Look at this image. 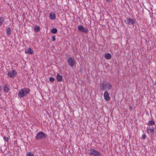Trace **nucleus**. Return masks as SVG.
I'll return each instance as SVG.
<instances>
[{
    "mask_svg": "<svg viewBox=\"0 0 156 156\" xmlns=\"http://www.w3.org/2000/svg\"><path fill=\"white\" fill-rule=\"evenodd\" d=\"M30 90L28 88H24L21 89L19 92L18 96L20 98L26 96L30 92Z\"/></svg>",
    "mask_w": 156,
    "mask_h": 156,
    "instance_id": "obj_1",
    "label": "nucleus"
},
{
    "mask_svg": "<svg viewBox=\"0 0 156 156\" xmlns=\"http://www.w3.org/2000/svg\"><path fill=\"white\" fill-rule=\"evenodd\" d=\"M88 153L90 155L93 156H101L100 153L94 149H91L88 150Z\"/></svg>",
    "mask_w": 156,
    "mask_h": 156,
    "instance_id": "obj_2",
    "label": "nucleus"
},
{
    "mask_svg": "<svg viewBox=\"0 0 156 156\" xmlns=\"http://www.w3.org/2000/svg\"><path fill=\"white\" fill-rule=\"evenodd\" d=\"M47 136V135L44 132H39L37 134L35 138L36 140H39L43 138H46Z\"/></svg>",
    "mask_w": 156,
    "mask_h": 156,
    "instance_id": "obj_3",
    "label": "nucleus"
},
{
    "mask_svg": "<svg viewBox=\"0 0 156 156\" xmlns=\"http://www.w3.org/2000/svg\"><path fill=\"white\" fill-rule=\"evenodd\" d=\"M124 22L127 24L132 25L133 26L135 23L134 21L130 18H127L124 20Z\"/></svg>",
    "mask_w": 156,
    "mask_h": 156,
    "instance_id": "obj_4",
    "label": "nucleus"
},
{
    "mask_svg": "<svg viewBox=\"0 0 156 156\" xmlns=\"http://www.w3.org/2000/svg\"><path fill=\"white\" fill-rule=\"evenodd\" d=\"M16 72L15 70H13L9 71L8 75L9 77L13 78L16 75Z\"/></svg>",
    "mask_w": 156,
    "mask_h": 156,
    "instance_id": "obj_5",
    "label": "nucleus"
},
{
    "mask_svg": "<svg viewBox=\"0 0 156 156\" xmlns=\"http://www.w3.org/2000/svg\"><path fill=\"white\" fill-rule=\"evenodd\" d=\"M68 64L71 67H73L74 65L75 62L74 58L69 57L68 59Z\"/></svg>",
    "mask_w": 156,
    "mask_h": 156,
    "instance_id": "obj_6",
    "label": "nucleus"
},
{
    "mask_svg": "<svg viewBox=\"0 0 156 156\" xmlns=\"http://www.w3.org/2000/svg\"><path fill=\"white\" fill-rule=\"evenodd\" d=\"M78 28L79 30L83 32L87 33L88 31V29L84 28L82 25L79 26L78 27Z\"/></svg>",
    "mask_w": 156,
    "mask_h": 156,
    "instance_id": "obj_7",
    "label": "nucleus"
},
{
    "mask_svg": "<svg viewBox=\"0 0 156 156\" xmlns=\"http://www.w3.org/2000/svg\"><path fill=\"white\" fill-rule=\"evenodd\" d=\"M103 96L105 100V101H107L110 100V97H109V94L107 90H106L105 91L104 93Z\"/></svg>",
    "mask_w": 156,
    "mask_h": 156,
    "instance_id": "obj_8",
    "label": "nucleus"
},
{
    "mask_svg": "<svg viewBox=\"0 0 156 156\" xmlns=\"http://www.w3.org/2000/svg\"><path fill=\"white\" fill-rule=\"evenodd\" d=\"M147 133H148V134L151 136H152L154 135V128H151L150 127H149V128L147 127Z\"/></svg>",
    "mask_w": 156,
    "mask_h": 156,
    "instance_id": "obj_9",
    "label": "nucleus"
},
{
    "mask_svg": "<svg viewBox=\"0 0 156 156\" xmlns=\"http://www.w3.org/2000/svg\"><path fill=\"white\" fill-rule=\"evenodd\" d=\"M105 84L106 82H102L101 83L100 85V88L101 90L104 91L105 90Z\"/></svg>",
    "mask_w": 156,
    "mask_h": 156,
    "instance_id": "obj_10",
    "label": "nucleus"
},
{
    "mask_svg": "<svg viewBox=\"0 0 156 156\" xmlns=\"http://www.w3.org/2000/svg\"><path fill=\"white\" fill-rule=\"evenodd\" d=\"M49 17L51 20H54L55 18V14L53 12H51L49 14Z\"/></svg>",
    "mask_w": 156,
    "mask_h": 156,
    "instance_id": "obj_11",
    "label": "nucleus"
},
{
    "mask_svg": "<svg viewBox=\"0 0 156 156\" xmlns=\"http://www.w3.org/2000/svg\"><path fill=\"white\" fill-rule=\"evenodd\" d=\"M112 86L110 83L106 82L105 89L108 90H110L112 87Z\"/></svg>",
    "mask_w": 156,
    "mask_h": 156,
    "instance_id": "obj_12",
    "label": "nucleus"
},
{
    "mask_svg": "<svg viewBox=\"0 0 156 156\" xmlns=\"http://www.w3.org/2000/svg\"><path fill=\"white\" fill-rule=\"evenodd\" d=\"M111 57V54L109 53H106L105 56V58L106 59L109 60L110 59Z\"/></svg>",
    "mask_w": 156,
    "mask_h": 156,
    "instance_id": "obj_13",
    "label": "nucleus"
},
{
    "mask_svg": "<svg viewBox=\"0 0 156 156\" xmlns=\"http://www.w3.org/2000/svg\"><path fill=\"white\" fill-rule=\"evenodd\" d=\"M25 52L29 54H31L33 53V51L30 48H29Z\"/></svg>",
    "mask_w": 156,
    "mask_h": 156,
    "instance_id": "obj_14",
    "label": "nucleus"
},
{
    "mask_svg": "<svg viewBox=\"0 0 156 156\" xmlns=\"http://www.w3.org/2000/svg\"><path fill=\"white\" fill-rule=\"evenodd\" d=\"M57 79L58 82H61L62 81V77L59 74H58L57 75Z\"/></svg>",
    "mask_w": 156,
    "mask_h": 156,
    "instance_id": "obj_15",
    "label": "nucleus"
},
{
    "mask_svg": "<svg viewBox=\"0 0 156 156\" xmlns=\"http://www.w3.org/2000/svg\"><path fill=\"white\" fill-rule=\"evenodd\" d=\"M4 91L5 93H7L8 92L9 89L6 85H5L3 87Z\"/></svg>",
    "mask_w": 156,
    "mask_h": 156,
    "instance_id": "obj_16",
    "label": "nucleus"
},
{
    "mask_svg": "<svg viewBox=\"0 0 156 156\" xmlns=\"http://www.w3.org/2000/svg\"><path fill=\"white\" fill-rule=\"evenodd\" d=\"M11 29L10 27H8L7 28L6 33L7 35H9L11 34Z\"/></svg>",
    "mask_w": 156,
    "mask_h": 156,
    "instance_id": "obj_17",
    "label": "nucleus"
},
{
    "mask_svg": "<svg viewBox=\"0 0 156 156\" xmlns=\"http://www.w3.org/2000/svg\"><path fill=\"white\" fill-rule=\"evenodd\" d=\"M147 125L151 126H152L153 125H155V122L153 120L150 121H149Z\"/></svg>",
    "mask_w": 156,
    "mask_h": 156,
    "instance_id": "obj_18",
    "label": "nucleus"
},
{
    "mask_svg": "<svg viewBox=\"0 0 156 156\" xmlns=\"http://www.w3.org/2000/svg\"><path fill=\"white\" fill-rule=\"evenodd\" d=\"M57 30L56 28H53L51 30V32L52 33L55 34L57 33Z\"/></svg>",
    "mask_w": 156,
    "mask_h": 156,
    "instance_id": "obj_19",
    "label": "nucleus"
},
{
    "mask_svg": "<svg viewBox=\"0 0 156 156\" xmlns=\"http://www.w3.org/2000/svg\"><path fill=\"white\" fill-rule=\"evenodd\" d=\"M34 154L30 152H27L26 153V156H34Z\"/></svg>",
    "mask_w": 156,
    "mask_h": 156,
    "instance_id": "obj_20",
    "label": "nucleus"
},
{
    "mask_svg": "<svg viewBox=\"0 0 156 156\" xmlns=\"http://www.w3.org/2000/svg\"><path fill=\"white\" fill-rule=\"evenodd\" d=\"M36 32H39L40 30V27L38 26L35 27L34 28Z\"/></svg>",
    "mask_w": 156,
    "mask_h": 156,
    "instance_id": "obj_21",
    "label": "nucleus"
},
{
    "mask_svg": "<svg viewBox=\"0 0 156 156\" xmlns=\"http://www.w3.org/2000/svg\"><path fill=\"white\" fill-rule=\"evenodd\" d=\"M4 21L2 17H0V26L2 25Z\"/></svg>",
    "mask_w": 156,
    "mask_h": 156,
    "instance_id": "obj_22",
    "label": "nucleus"
},
{
    "mask_svg": "<svg viewBox=\"0 0 156 156\" xmlns=\"http://www.w3.org/2000/svg\"><path fill=\"white\" fill-rule=\"evenodd\" d=\"M4 140L6 142H8L9 139L8 137L5 136L3 137Z\"/></svg>",
    "mask_w": 156,
    "mask_h": 156,
    "instance_id": "obj_23",
    "label": "nucleus"
},
{
    "mask_svg": "<svg viewBox=\"0 0 156 156\" xmlns=\"http://www.w3.org/2000/svg\"><path fill=\"white\" fill-rule=\"evenodd\" d=\"M54 80H55L54 78L52 77H51L49 78L50 81L51 82H54Z\"/></svg>",
    "mask_w": 156,
    "mask_h": 156,
    "instance_id": "obj_24",
    "label": "nucleus"
},
{
    "mask_svg": "<svg viewBox=\"0 0 156 156\" xmlns=\"http://www.w3.org/2000/svg\"><path fill=\"white\" fill-rule=\"evenodd\" d=\"M146 138V136L145 134H143L142 135V138L144 140Z\"/></svg>",
    "mask_w": 156,
    "mask_h": 156,
    "instance_id": "obj_25",
    "label": "nucleus"
},
{
    "mask_svg": "<svg viewBox=\"0 0 156 156\" xmlns=\"http://www.w3.org/2000/svg\"><path fill=\"white\" fill-rule=\"evenodd\" d=\"M52 40L53 41H54L55 40V36H53L52 37Z\"/></svg>",
    "mask_w": 156,
    "mask_h": 156,
    "instance_id": "obj_26",
    "label": "nucleus"
},
{
    "mask_svg": "<svg viewBox=\"0 0 156 156\" xmlns=\"http://www.w3.org/2000/svg\"><path fill=\"white\" fill-rule=\"evenodd\" d=\"M107 1H109V0H106Z\"/></svg>",
    "mask_w": 156,
    "mask_h": 156,
    "instance_id": "obj_27",
    "label": "nucleus"
},
{
    "mask_svg": "<svg viewBox=\"0 0 156 156\" xmlns=\"http://www.w3.org/2000/svg\"><path fill=\"white\" fill-rule=\"evenodd\" d=\"M130 108H131V109H132V108H131V106H130Z\"/></svg>",
    "mask_w": 156,
    "mask_h": 156,
    "instance_id": "obj_28",
    "label": "nucleus"
}]
</instances>
